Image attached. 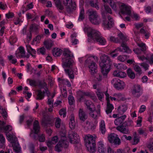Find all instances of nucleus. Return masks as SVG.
I'll list each match as a JSON object with an SVG mask.
<instances>
[{"mask_svg": "<svg viewBox=\"0 0 153 153\" xmlns=\"http://www.w3.org/2000/svg\"><path fill=\"white\" fill-rule=\"evenodd\" d=\"M88 36L99 44L104 45L106 43L105 39L101 36L100 33L95 29H84Z\"/></svg>", "mask_w": 153, "mask_h": 153, "instance_id": "f257e3e1", "label": "nucleus"}, {"mask_svg": "<svg viewBox=\"0 0 153 153\" xmlns=\"http://www.w3.org/2000/svg\"><path fill=\"white\" fill-rule=\"evenodd\" d=\"M102 62L100 65L101 68V72L104 76H106L110 70L112 62L109 57L103 54L100 57Z\"/></svg>", "mask_w": 153, "mask_h": 153, "instance_id": "f03ea898", "label": "nucleus"}, {"mask_svg": "<svg viewBox=\"0 0 153 153\" xmlns=\"http://www.w3.org/2000/svg\"><path fill=\"white\" fill-rule=\"evenodd\" d=\"M62 65L64 68H71L73 65L74 56L71 51L68 49H65L63 51Z\"/></svg>", "mask_w": 153, "mask_h": 153, "instance_id": "7ed1b4c3", "label": "nucleus"}, {"mask_svg": "<svg viewBox=\"0 0 153 153\" xmlns=\"http://www.w3.org/2000/svg\"><path fill=\"white\" fill-rule=\"evenodd\" d=\"M85 57L87 59L85 62L88 65L89 72L92 74L96 73L97 72V65L94 61L97 59V57L87 55Z\"/></svg>", "mask_w": 153, "mask_h": 153, "instance_id": "20e7f679", "label": "nucleus"}, {"mask_svg": "<svg viewBox=\"0 0 153 153\" xmlns=\"http://www.w3.org/2000/svg\"><path fill=\"white\" fill-rule=\"evenodd\" d=\"M85 140L88 151L91 153L95 152L96 150L95 138L91 135L88 134L85 136Z\"/></svg>", "mask_w": 153, "mask_h": 153, "instance_id": "39448f33", "label": "nucleus"}, {"mask_svg": "<svg viewBox=\"0 0 153 153\" xmlns=\"http://www.w3.org/2000/svg\"><path fill=\"white\" fill-rule=\"evenodd\" d=\"M118 36L120 38V40L122 41V43L121 44V46L123 48V50L121 48H118L115 50L113 51V52H116L117 51L120 52L123 51L128 53L131 52V50L127 46L126 43H125V42L128 40V38L124 36L122 33L118 34Z\"/></svg>", "mask_w": 153, "mask_h": 153, "instance_id": "423d86ee", "label": "nucleus"}, {"mask_svg": "<svg viewBox=\"0 0 153 153\" xmlns=\"http://www.w3.org/2000/svg\"><path fill=\"white\" fill-rule=\"evenodd\" d=\"M88 18L89 21L94 25H98L100 22V19L97 12L92 9L88 10Z\"/></svg>", "mask_w": 153, "mask_h": 153, "instance_id": "0eeeda50", "label": "nucleus"}, {"mask_svg": "<svg viewBox=\"0 0 153 153\" xmlns=\"http://www.w3.org/2000/svg\"><path fill=\"white\" fill-rule=\"evenodd\" d=\"M7 137L8 140L12 143L13 150L15 152L17 153H21V149L18 142L17 138L15 136L10 134H7Z\"/></svg>", "mask_w": 153, "mask_h": 153, "instance_id": "6e6552de", "label": "nucleus"}, {"mask_svg": "<svg viewBox=\"0 0 153 153\" xmlns=\"http://www.w3.org/2000/svg\"><path fill=\"white\" fill-rule=\"evenodd\" d=\"M62 134L61 135V139L55 147V150L58 152L61 151L63 147L66 148L68 145V142L66 140L65 134Z\"/></svg>", "mask_w": 153, "mask_h": 153, "instance_id": "1a4fd4ad", "label": "nucleus"}, {"mask_svg": "<svg viewBox=\"0 0 153 153\" xmlns=\"http://www.w3.org/2000/svg\"><path fill=\"white\" fill-rule=\"evenodd\" d=\"M106 16H103V21L102 23V27L104 28H111L114 25L113 19L109 15Z\"/></svg>", "mask_w": 153, "mask_h": 153, "instance_id": "9d476101", "label": "nucleus"}, {"mask_svg": "<svg viewBox=\"0 0 153 153\" xmlns=\"http://www.w3.org/2000/svg\"><path fill=\"white\" fill-rule=\"evenodd\" d=\"M63 3L68 13L71 12L75 10L76 4L75 2L72 1V0H63Z\"/></svg>", "mask_w": 153, "mask_h": 153, "instance_id": "9b49d317", "label": "nucleus"}, {"mask_svg": "<svg viewBox=\"0 0 153 153\" xmlns=\"http://www.w3.org/2000/svg\"><path fill=\"white\" fill-rule=\"evenodd\" d=\"M111 82L114 85V88L117 90L123 89L125 86L124 82L117 78L113 79Z\"/></svg>", "mask_w": 153, "mask_h": 153, "instance_id": "f8f14e48", "label": "nucleus"}, {"mask_svg": "<svg viewBox=\"0 0 153 153\" xmlns=\"http://www.w3.org/2000/svg\"><path fill=\"white\" fill-rule=\"evenodd\" d=\"M108 139L109 141L115 145H119L120 143V140L117 135L114 133H111L108 136Z\"/></svg>", "mask_w": 153, "mask_h": 153, "instance_id": "ddd939ff", "label": "nucleus"}, {"mask_svg": "<svg viewBox=\"0 0 153 153\" xmlns=\"http://www.w3.org/2000/svg\"><path fill=\"white\" fill-rule=\"evenodd\" d=\"M68 137L70 142L71 143L76 144L78 143L79 141V136L76 133L70 132Z\"/></svg>", "mask_w": 153, "mask_h": 153, "instance_id": "4468645a", "label": "nucleus"}, {"mask_svg": "<svg viewBox=\"0 0 153 153\" xmlns=\"http://www.w3.org/2000/svg\"><path fill=\"white\" fill-rule=\"evenodd\" d=\"M132 93L133 95L135 97H140L142 94L141 91L140 86L138 85H134L132 91Z\"/></svg>", "mask_w": 153, "mask_h": 153, "instance_id": "2eb2a0df", "label": "nucleus"}, {"mask_svg": "<svg viewBox=\"0 0 153 153\" xmlns=\"http://www.w3.org/2000/svg\"><path fill=\"white\" fill-rule=\"evenodd\" d=\"M25 51L23 47L20 46L19 47L18 51L16 53V55L17 57L22 58L26 57L28 58L29 57V55H25Z\"/></svg>", "mask_w": 153, "mask_h": 153, "instance_id": "dca6fc26", "label": "nucleus"}, {"mask_svg": "<svg viewBox=\"0 0 153 153\" xmlns=\"http://www.w3.org/2000/svg\"><path fill=\"white\" fill-rule=\"evenodd\" d=\"M121 12L123 14L130 16L131 14V11L130 7L124 4H122L120 7Z\"/></svg>", "mask_w": 153, "mask_h": 153, "instance_id": "f3484780", "label": "nucleus"}, {"mask_svg": "<svg viewBox=\"0 0 153 153\" xmlns=\"http://www.w3.org/2000/svg\"><path fill=\"white\" fill-rule=\"evenodd\" d=\"M138 59L142 61H144L145 59L147 60L149 63L152 64H153V54L149 53L146 55V57H145L143 56H138Z\"/></svg>", "mask_w": 153, "mask_h": 153, "instance_id": "a211bd4d", "label": "nucleus"}, {"mask_svg": "<svg viewBox=\"0 0 153 153\" xmlns=\"http://www.w3.org/2000/svg\"><path fill=\"white\" fill-rule=\"evenodd\" d=\"M65 71L66 74L68 75L69 78L71 79H73L74 78V74H76L77 71L76 68L65 69Z\"/></svg>", "mask_w": 153, "mask_h": 153, "instance_id": "6ab92c4d", "label": "nucleus"}, {"mask_svg": "<svg viewBox=\"0 0 153 153\" xmlns=\"http://www.w3.org/2000/svg\"><path fill=\"white\" fill-rule=\"evenodd\" d=\"M126 117L127 116L125 114H124L120 117H118L114 120V124L117 126L121 125L123 123Z\"/></svg>", "mask_w": 153, "mask_h": 153, "instance_id": "aec40b11", "label": "nucleus"}, {"mask_svg": "<svg viewBox=\"0 0 153 153\" xmlns=\"http://www.w3.org/2000/svg\"><path fill=\"white\" fill-rule=\"evenodd\" d=\"M78 115L80 120L81 121H84L87 118V115L82 109H79Z\"/></svg>", "mask_w": 153, "mask_h": 153, "instance_id": "412c9836", "label": "nucleus"}, {"mask_svg": "<svg viewBox=\"0 0 153 153\" xmlns=\"http://www.w3.org/2000/svg\"><path fill=\"white\" fill-rule=\"evenodd\" d=\"M128 106L126 105H121L117 108L118 113L120 114H123L127 110Z\"/></svg>", "mask_w": 153, "mask_h": 153, "instance_id": "4be33fe9", "label": "nucleus"}, {"mask_svg": "<svg viewBox=\"0 0 153 153\" xmlns=\"http://www.w3.org/2000/svg\"><path fill=\"white\" fill-rule=\"evenodd\" d=\"M36 99L37 100H41L43 99L45 97V92L42 91L41 90H37L36 91Z\"/></svg>", "mask_w": 153, "mask_h": 153, "instance_id": "5701e85b", "label": "nucleus"}, {"mask_svg": "<svg viewBox=\"0 0 153 153\" xmlns=\"http://www.w3.org/2000/svg\"><path fill=\"white\" fill-rule=\"evenodd\" d=\"M78 94L80 97V100H81V99L85 96L89 97L94 100L96 99V97L94 94H91L90 93L88 92H85L80 91L79 92Z\"/></svg>", "mask_w": 153, "mask_h": 153, "instance_id": "b1692460", "label": "nucleus"}, {"mask_svg": "<svg viewBox=\"0 0 153 153\" xmlns=\"http://www.w3.org/2000/svg\"><path fill=\"white\" fill-rule=\"evenodd\" d=\"M44 44L47 50H50L53 46L54 44L53 40L48 39L44 41Z\"/></svg>", "mask_w": 153, "mask_h": 153, "instance_id": "393cba45", "label": "nucleus"}, {"mask_svg": "<svg viewBox=\"0 0 153 153\" xmlns=\"http://www.w3.org/2000/svg\"><path fill=\"white\" fill-rule=\"evenodd\" d=\"M98 150L100 153H105L106 149L102 142L100 141L97 143Z\"/></svg>", "mask_w": 153, "mask_h": 153, "instance_id": "a878e982", "label": "nucleus"}, {"mask_svg": "<svg viewBox=\"0 0 153 153\" xmlns=\"http://www.w3.org/2000/svg\"><path fill=\"white\" fill-rule=\"evenodd\" d=\"M113 74L115 76L121 78H123L126 76V73L125 72L119 71H114L113 72Z\"/></svg>", "mask_w": 153, "mask_h": 153, "instance_id": "bb28decb", "label": "nucleus"}, {"mask_svg": "<svg viewBox=\"0 0 153 153\" xmlns=\"http://www.w3.org/2000/svg\"><path fill=\"white\" fill-rule=\"evenodd\" d=\"M89 115L91 117L94 119L100 115V111H97L94 108L91 110H90Z\"/></svg>", "mask_w": 153, "mask_h": 153, "instance_id": "cd10ccee", "label": "nucleus"}, {"mask_svg": "<svg viewBox=\"0 0 153 153\" xmlns=\"http://www.w3.org/2000/svg\"><path fill=\"white\" fill-rule=\"evenodd\" d=\"M36 29H23L24 34L27 35V37L30 40L31 37V34L34 33V30Z\"/></svg>", "mask_w": 153, "mask_h": 153, "instance_id": "c85d7f7f", "label": "nucleus"}, {"mask_svg": "<svg viewBox=\"0 0 153 153\" xmlns=\"http://www.w3.org/2000/svg\"><path fill=\"white\" fill-rule=\"evenodd\" d=\"M53 54L55 57L59 56L62 53V50L58 48H55L52 50Z\"/></svg>", "mask_w": 153, "mask_h": 153, "instance_id": "c756f323", "label": "nucleus"}, {"mask_svg": "<svg viewBox=\"0 0 153 153\" xmlns=\"http://www.w3.org/2000/svg\"><path fill=\"white\" fill-rule=\"evenodd\" d=\"M58 140V138L56 136L53 137L51 140L48 141L47 144L48 146L49 147H51L52 145L54 144L57 143Z\"/></svg>", "mask_w": 153, "mask_h": 153, "instance_id": "7c9ffc66", "label": "nucleus"}, {"mask_svg": "<svg viewBox=\"0 0 153 153\" xmlns=\"http://www.w3.org/2000/svg\"><path fill=\"white\" fill-rule=\"evenodd\" d=\"M56 6L59 12L62 13L64 9V7L61 3L60 0H56L55 2Z\"/></svg>", "mask_w": 153, "mask_h": 153, "instance_id": "2f4dec72", "label": "nucleus"}, {"mask_svg": "<svg viewBox=\"0 0 153 153\" xmlns=\"http://www.w3.org/2000/svg\"><path fill=\"white\" fill-rule=\"evenodd\" d=\"M116 129L119 131L124 134H127L129 133V130L123 126H118L117 127Z\"/></svg>", "mask_w": 153, "mask_h": 153, "instance_id": "473e14b6", "label": "nucleus"}, {"mask_svg": "<svg viewBox=\"0 0 153 153\" xmlns=\"http://www.w3.org/2000/svg\"><path fill=\"white\" fill-rule=\"evenodd\" d=\"M58 80L59 81L60 84L62 85H65L68 87H70L71 86L70 82L67 79H61L59 78L58 79Z\"/></svg>", "mask_w": 153, "mask_h": 153, "instance_id": "72a5a7b5", "label": "nucleus"}, {"mask_svg": "<svg viewBox=\"0 0 153 153\" xmlns=\"http://www.w3.org/2000/svg\"><path fill=\"white\" fill-rule=\"evenodd\" d=\"M27 81L28 82V83L30 85L34 87L38 86L39 84H40V82L34 79H28L27 80Z\"/></svg>", "mask_w": 153, "mask_h": 153, "instance_id": "f704fd0d", "label": "nucleus"}, {"mask_svg": "<svg viewBox=\"0 0 153 153\" xmlns=\"http://www.w3.org/2000/svg\"><path fill=\"white\" fill-rule=\"evenodd\" d=\"M69 127L71 129H74L75 127V123L74 117L73 114H71V118L69 122Z\"/></svg>", "mask_w": 153, "mask_h": 153, "instance_id": "c9c22d12", "label": "nucleus"}, {"mask_svg": "<svg viewBox=\"0 0 153 153\" xmlns=\"http://www.w3.org/2000/svg\"><path fill=\"white\" fill-rule=\"evenodd\" d=\"M100 130L103 134H104L105 133L106 129L105 124L104 120H101L100 123Z\"/></svg>", "mask_w": 153, "mask_h": 153, "instance_id": "e433bc0d", "label": "nucleus"}, {"mask_svg": "<svg viewBox=\"0 0 153 153\" xmlns=\"http://www.w3.org/2000/svg\"><path fill=\"white\" fill-rule=\"evenodd\" d=\"M27 50L28 53H29L33 57H35V55H33L35 54L36 53V50L32 48L30 45H26Z\"/></svg>", "mask_w": 153, "mask_h": 153, "instance_id": "4c0bfd02", "label": "nucleus"}, {"mask_svg": "<svg viewBox=\"0 0 153 153\" xmlns=\"http://www.w3.org/2000/svg\"><path fill=\"white\" fill-rule=\"evenodd\" d=\"M40 126L39 125V123L38 121L36 120L33 123V129L35 133L37 134L39 132L40 130Z\"/></svg>", "mask_w": 153, "mask_h": 153, "instance_id": "58836bf2", "label": "nucleus"}, {"mask_svg": "<svg viewBox=\"0 0 153 153\" xmlns=\"http://www.w3.org/2000/svg\"><path fill=\"white\" fill-rule=\"evenodd\" d=\"M114 108V107L112 104L109 103V101L108 100L107 102V107L106 110V112L107 114L111 113L112 110Z\"/></svg>", "mask_w": 153, "mask_h": 153, "instance_id": "ea45409f", "label": "nucleus"}, {"mask_svg": "<svg viewBox=\"0 0 153 153\" xmlns=\"http://www.w3.org/2000/svg\"><path fill=\"white\" fill-rule=\"evenodd\" d=\"M147 147L150 152H153V138L150 139L149 142L147 144Z\"/></svg>", "mask_w": 153, "mask_h": 153, "instance_id": "a19ab883", "label": "nucleus"}, {"mask_svg": "<svg viewBox=\"0 0 153 153\" xmlns=\"http://www.w3.org/2000/svg\"><path fill=\"white\" fill-rule=\"evenodd\" d=\"M85 104L86 105L87 108L89 110H91V109L95 108L94 104L90 101H86Z\"/></svg>", "mask_w": 153, "mask_h": 153, "instance_id": "79ce46f5", "label": "nucleus"}, {"mask_svg": "<svg viewBox=\"0 0 153 153\" xmlns=\"http://www.w3.org/2000/svg\"><path fill=\"white\" fill-rule=\"evenodd\" d=\"M85 18V11L84 8L81 7L80 8L78 20L79 21L82 20Z\"/></svg>", "mask_w": 153, "mask_h": 153, "instance_id": "37998d69", "label": "nucleus"}, {"mask_svg": "<svg viewBox=\"0 0 153 153\" xmlns=\"http://www.w3.org/2000/svg\"><path fill=\"white\" fill-rule=\"evenodd\" d=\"M137 44L139 47H140L142 51H145L146 49V46L145 43L140 41L137 42Z\"/></svg>", "mask_w": 153, "mask_h": 153, "instance_id": "c03bdc74", "label": "nucleus"}, {"mask_svg": "<svg viewBox=\"0 0 153 153\" xmlns=\"http://www.w3.org/2000/svg\"><path fill=\"white\" fill-rule=\"evenodd\" d=\"M127 74L128 76L131 79H134L135 77L134 73L131 69H128L127 70Z\"/></svg>", "mask_w": 153, "mask_h": 153, "instance_id": "a18cd8bd", "label": "nucleus"}, {"mask_svg": "<svg viewBox=\"0 0 153 153\" xmlns=\"http://www.w3.org/2000/svg\"><path fill=\"white\" fill-rule=\"evenodd\" d=\"M114 66L117 69L120 70H124L126 69L127 67L125 65L123 64H114Z\"/></svg>", "mask_w": 153, "mask_h": 153, "instance_id": "49530a36", "label": "nucleus"}, {"mask_svg": "<svg viewBox=\"0 0 153 153\" xmlns=\"http://www.w3.org/2000/svg\"><path fill=\"white\" fill-rule=\"evenodd\" d=\"M105 3H109L112 8L114 10H116V5L112 1V0H102Z\"/></svg>", "mask_w": 153, "mask_h": 153, "instance_id": "de8ad7c7", "label": "nucleus"}, {"mask_svg": "<svg viewBox=\"0 0 153 153\" xmlns=\"http://www.w3.org/2000/svg\"><path fill=\"white\" fill-rule=\"evenodd\" d=\"M140 32L143 35L146 39H148L150 36V33L146 31L145 29H140Z\"/></svg>", "mask_w": 153, "mask_h": 153, "instance_id": "09e8293b", "label": "nucleus"}, {"mask_svg": "<svg viewBox=\"0 0 153 153\" xmlns=\"http://www.w3.org/2000/svg\"><path fill=\"white\" fill-rule=\"evenodd\" d=\"M134 69L137 74L139 75L142 73V71L140 67L137 65H135L134 66Z\"/></svg>", "mask_w": 153, "mask_h": 153, "instance_id": "8fccbe9b", "label": "nucleus"}, {"mask_svg": "<svg viewBox=\"0 0 153 153\" xmlns=\"http://www.w3.org/2000/svg\"><path fill=\"white\" fill-rule=\"evenodd\" d=\"M26 16L28 19H32L33 20H35L37 17L35 15L32 14L30 13H28Z\"/></svg>", "mask_w": 153, "mask_h": 153, "instance_id": "3c124183", "label": "nucleus"}, {"mask_svg": "<svg viewBox=\"0 0 153 153\" xmlns=\"http://www.w3.org/2000/svg\"><path fill=\"white\" fill-rule=\"evenodd\" d=\"M17 39L15 36H11L10 37L9 41L10 44L13 45L14 43L16 42Z\"/></svg>", "mask_w": 153, "mask_h": 153, "instance_id": "603ef678", "label": "nucleus"}, {"mask_svg": "<svg viewBox=\"0 0 153 153\" xmlns=\"http://www.w3.org/2000/svg\"><path fill=\"white\" fill-rule=\"evenodd\" d=\"M38 139L39 142H44L45 140V135L43 134L38 135Z\"/></svg>", "mask_w": 153, "mask_h": 153, "instance_id": "864d4df0", "label": "nucleus"}, {"mask_svg": "<svg viewBox=\"0 0 153 153\" xmlns=\"http://www.w3.org/2000/svg\"><path fill=\"white\" fill-rule=\"evenodd\" d=\"M98 2L97 0H92L91 1L90 4L91 6L93 7H95L97 8H99L97 5Z\"/></svg>", "mask_w": 153, "mask_h": 153, "instance_id": "5fc2aeb1", "label": "nucleus"}, {"mask_svg": "<svg viewBox=\"0 0 153 153\" xmlns=\"http://www.w3.org/2000/svg\"><path fill=\"white\" fill-rule=\"evenodd\" d=\"M68 102L70 105H72L75 102V100L74 97L71 95H70L68 97Z\"/></svg>", "mask_w": 153, "mask_h": 153, "instance_id": "6e6d98bb", "label": "nucleus"}, {"mask_svg": "<svg viewBox=\"0 0 153 153\" xmlns=\"http://www.w3.org/2000/svg\"><path fill=\"white\" fill-rule=\"evenodd\" d=\"M96 94L100 100H101L104 96V94L103 93L101 92L99 90H97L96 92Z\"/></svg>", "mask_w": 153, "mask_h": 153, "instance_id": "4d7b16f0", "label": "nucleus"}, {"mask_svg": "<svg viewBox=\"0 0 153 153\" xmlns=\"http://www.w3.org/2000/svg\"><path fill=\"white\" fill-rule=\"evenodd\" d=\"M56 119L55 125L56 127V128H59L60 127L61 120V119L59 118H57Z\"/></svg>", "mask_w": 153, "mask_h": 153, "instance_id": "13d9d810", "label": "nucleus"}, {"mask_svg": "<svg viewBox=\"0 0 153 153\" xmlns=\"http://www.w3.org/2000/svg\"><path fill=\"white\" fill-rule=\"evenodd\" d=\"M127 59V56L125 55H120L117 57V59L122 62H124Z\"/></svg>", "mask_w": 153, "mask_h": 153, "instance_id": "bf43d9fd", "label": "nucleus"}, {"mask_svg": "<svg viewBox=\"0 0 153 153\" xmlns=\"http://www.w3.org/2000/svg\"><path fill=\"white\" fill-rule=\"evenodd\" d=\"M114 96L116 97L117 100H119L122 99L123 95L120 93L115 94H114Z\"/></svg>", "mask_w": 153, "mask_h": 153, "instance_id": "052dcab7", "label": "nucleus"}, {"mask_svg": "<svg viewBox=\"0 0 153 153\" xmlns=\"http://www.w3.org/2000/svg\"><path fill=\"white\" fill-rule=\"evenodd\" d=\"M59 115L60 116H62L63 117H65L66 116V110L65 109H62L59 111Z\"/></svg>", "mask_w": 153, "mask_h": 153, "instance_id": "680f3d73", "label": "nucleus"}, {"mask_svg": "<svg viewBox=\"0 0 153 153\" xmlns=\"http://www.w3.org/2000/svg\"><path fill=\"white\" fill-rule=\"evenodd\" d=\"M46 49L44 47H42L38 50V53L44 55L45 53Z\"/></svg>", "mask_w": 153, "mask_h": 153, "instance_id": "e2e57ef3", "label": "nucleus"}, {"mask_svg": "<svg viewBox=\"0 0 153 153\" xmlns=\"http://www.w3.org/2000/svg\"><path fill=\"white\" fill-rule=\"evenodd\" d=\"M130 16H131L132 18L136 20H138L140 18V17L138 15L135 13H134L133 14H131Z\"/></svg>", "mask_w": 153, "mask_h": 153, "instance_id": "0e129e2a", "label": "nucleus"}, {"mask_svg": "<svg viewBox=\"0 0 153 153\" xmlns=\"http://www.w3.org/2000/svg\"><path fill=\"white\" fill-rule=\"evenodd\" d=\"M12 127L11 126L7 125L4 128V129L5 130L6 133H8L9 131L12 130Z\"/></svg>", "mask_w": 153, "mask_h": 153, "instance_id": "69168bd1", "label": "nucleus"}, {"mask_svg": "<svg viewBox=\"0 0 153 153\" xmlns=\"http://www.w3.org/2000/svg\"><path fill=\"white\" fill-rule=\"evenodd\" d=\"M111 41L115 43H118L120 42V40L118 38H115L114 36H111L110 38Z\"/></svg>", "mask_w": 153, "mask_h": 153, "instance_id": "338daca9", "label": "nucleus"}, {"mask_svg": "<svg viewBox=\"0 0 153 153\" xmlns=\"http://www.w3.org/2000/svg\"><path fill=\"white\" fill-rule=\"evenodd\" d=\"M61 92L62 95L64 97H66L67 96V91L65 88H63L61 89Z\"/></svg>", "mask_w": 153, "mask_h": 153, "instance_id": "774afa93", "label": "nucleus"}]
</instances>
